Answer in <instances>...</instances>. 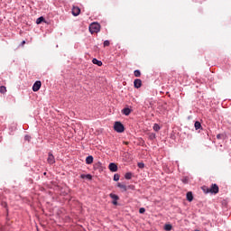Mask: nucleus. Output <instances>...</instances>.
I'll list each match as a JSON object with an SVG mask.
<instances>
[{
	"mask_svg": "<svg viewBox=\"0 0 231 231\" xmlns=\"http://www.w3.org/2000/svg\"><path fill=\"white\" fill-rule=\"evenodd\" d=\"M80 178L82 179V180H85V178L87 179V180H93V176H91V174H82V175H80Z\"/></svg>",
	"mask_w": 231,
	"mask_h": 231,
	"instance_id": "f8f14e48",
	"label": "nucleus"
},
{
	"mask_svg": "<svg viewBox=\"0 0 231 231\" xmlns=\"http://www.w3.org/2000/svg\"><path fill=\"white\" fill-rule=\"evenodd\" d=\"M110 198L113 199L112 203L113 205H118V199H120V198L118 197V195L110 193Z\"/></svg>",
	"mask_w": 231,
	"mask_h": 231,
	"instance_id": "39448f33",
	"label": "nucleus"
},
{
	"mask_svg": "<svg viewBox=\"0 0 231 231\" xmlns=\"http://www.w3.org/2000/svg\"><path fill=\"white\" fill-rule=\"evenodd\" d=\"M111 172H116L118 171V166L115 162H111L108 166Z\"/></svg>",
	"mask_w": 231,
	"mask_h": 231,
	"instance_id": "6e6552de",
	"label": "nucleus"
},
{
	"mask_svg": "<svg viewBox=\"0 0 231 231\" xmlns=\"http://www.w3.org/2000/svg\"><path fill=\"white\" fill-rule=\"evenodd\" d=\"M139 214H145V209L143 208H141L139 209Z\"/></svg>",
	"mask_w": 231,
	"mask_h": 231,
	"instance_id": "cd10ccee",
	"label": "nucleus"
},
{
	"mask_svg": "<svg viewBox=\"0 0 231 231\" xmlns=\"http://www.w3.org/2000/svg\"><path fill=\"white\" fill-rule=\"evenodd\" d=\"M89 32L91 33H98L100 32V24L98 23H92L89 25Z\"/></svg>",
	"mask_w": 231,
	"mask_h": 231,
	"instance_id": "f03ea898",
	"label": "nucleus"
},
{
	"mask_svg": "<svg viewBox=\"0 0 231 231\" xmlns=\"http://www.w3.org/2000/svg\"><path fill=\"white\" fill-rule=\"evenodd\" d=\"M138 167L139 169H143V167H145V164H143V162H139Z\"/></svg>",
	"mask_w": 231,
	"mask_h": 231,
	"instance_id": "393cba45",
	"label": "nucleus"
},
{
	"mask_svg": "<svg viewBox=\"0 0 231 231\" xmlns=\"http://www.w3.org/2000/svg\"><path fill=\"white\" fill-rule=\"evenodd\" d=\"M0 93H2V95H5V93H6V87L1 86L0 87Z\"/></svg>",
	"mask_w": 231,
	"mask_h": 231,
	"instance_id": "a211bd4d",
	"label": "nucleus"
},
{
	"mask_svg": "<svg viewBox=\"0 0 231 231\" xmlns=\"http://www.w3.org/2000/svg\"><path fill=\"white\" fill-rule=\"evenodd\" d=\"M134 88H136V89L142 88V79H134Z\"/></svg>",
	"mask_w": 231,
	"mask_h": 231,
	"instance_id": "1a4fd4ad",
	"label": "nucleus"
},
{
	"mask_svg": "<svg viewBox=\"0 0 231 231\" xmlns=\"http://www.w3.org/2000/svg\"><path fill=\"white\" fill-rule=\"evenodd\" d=\"M117 187L119 189H122V190H124L125 192L127 191V186H125V184L117 183Z\"/></svg>",
	"mask_w": 231,
	"mask_h": 231,
	"instance_id": "ddd939ff",
	"label": "nucleus"
},
{
	"mask_svg": "<svg viewBox=\"0 0 231 231\" xmlns=\"http://www.w3.org/2000/svg\"><path fill=\"white\" fill-rule=\"evenodd\" d=\"M125 180H131L133 178V173L132 172H127L125 174Z\"/></svg>",
	"mask_w": 231,
	"mask_h": 231,
	"instance_id": "f3484780",
	"label": "nucleus"
},
{
	"mask_svg": "<svg viewBox=\"0 0 231 231\" xmlns=\"http://www.w3.org/2000/svg\"><path fill=\"white\" fill-rule=\"evenodd\" d=\"M114 129L116 131V133H124L125 127L124 125L120 122H116L114 125Z\"/></svg>",
	"mask_w": 231,
	"mask_h": 231,
	"instance_id": "7ed1b4c3",
	"label": "nucleus"
},
{
	"mask_svg": "<svg viewBox=\"0 0 231 231\" xmlns=\"http://www.w3.org/2000/svg\"><path fill=\"white\" fill-rule=\"evenodd\" d=\"M122 113L123 115H125V116H129V115H131V108H124Z\"/></svg>",
	"mask_w": 231,
	"mask_h": 231,
	"instance_id": "9d476101",
	"label": "nucleus"
},
{
	"mask_svg": "<svg viewBox=\"0 0 231 231\" xmlns=\"http://www.w3.org/2000/svg\"><path fill=\"white\" fill-rule=\"evenodd\" d=\"M44 21V17L41 16L36 20V23L37 24H41V23H43Z\"/></svg>",
	"mask_w": 231,
	"mask_h": 231,
	"instance_id": "6ab92c4d",
	"label": "nucleus"
},
{
	"mask_svg": "<svg viewBox=\"0 0 231 231\" xmlns=\"http://www.w3.org/2000/svg\"><path fill=\"white\" fill-rule=\"evenodd\" d=\"M72 15H74V17L80 15V9L79 8V6L72 7Z\"/></svg>",
	"mask_w": 231,
	"mask_h": 231,
	"instance_id": "0eeeda50",
	"label": "nucleus"
},
{
	"mask_svg": "<svg viewBox=\"0 0 231 231\" xmlns=\"http://www.w3.org/2000/svg\"><path fill=\"white\" fill-rule=\"evenodd\" d=\"M41 86H42V83L41 81H36L32 86V91H39V89H41Z\"/></svg>",
	"mask_w": 231,
	"mask_h": 231,
	"instance_id": "423d86ee",
	"label": "nucleus"
},
{
	"mask_svg": "<svg viewBox=\"0 0 231 231\" xmlns=\"http://www.w3.org/2000/svg\"><path fill=\"white\" fill-rule=\"evenodd\" d=\"M202 189L206 194H217L219 192V187L217 184H212L210 188H208L207 186L202 187Z\"/></svg>",
	"mask_w": 231,
	"mask_h": 231,
	"instance_id": "f257e3e1",
	"label": "nucleus"
},
{
	"mask_svg": "<svg viewBox=\"0 0 231 231\" xmlns=\"http://www.w3.org/2000/svg\"><path fill=\"white\" fill-rule=\"evenodd\" d=\"M195 129L198 131V129H201V123L199 121L195 122Z\"/></svg>",
	"mask_w": 231,
	"mask_h": 231,
	"instance_id": "dca6fc26",
	"label": "nucleus"
},
{
	"mask_svg": "<svg viewBox=\"0 0 231 231\" xmlns=\"http://www.w3.org/2000/svg\"><path fill=\"white\" fill-rule=\"evenodd\" d=\"M120 180V175L119 174H115L114 175V181H118Z\"/></svg>",
	"mask_w": 231,
	"mask_h": 231,
	"instance_id": "4be33fe9",
	"label": "nucleus"
},
{
	"mask_svg": "<svg viewBox=\"0 0 231 231\" xmlns=\"http://www.w3.org/2000/svg\"><path fill=\"white\" fill-rule=\"evenodd\" d=\"M153 130L154 131H160V125H158V124H155L154 125H153Z\"/></svg>",
	"mask_w": 231,
	"mask_h": 231,
	"instance_id": "5701e85b",
	"label": "nucleus"
},
{
	"mask_svg": "<svg viewBox=\"0 0 231 231\" xmlns=\"http://www.w3.org/2000/svg\"><path fill=\"white\" fill-rule=\"evenodd\" d=\"M164 228L167 231H171V230H172V226L171 224H167V225H165Z\"/></svg>",
	"mask_w": 231,
	"mask_h": 231,
	"instance_id": "aec40b11",
	"label": "nucleus"
},
{
	"mask_svg": "<svg viewBox=\"0 0 231 231\" xmlns=\"http://www.w3.org/2000/svg\"><path fill=\"white\" fill-rule=\"evenodd\" d=\"M134 77H140L142 75V72H140V70L137 69V70H134Z\"/></svg>",
	"mask_w": 231,
	"mask_h": 231,
	"instance_id": "412c9836",
	"label": "nucleus"
},
{
	"mask_svg": "<svg viewBox=\"0 0 231 231\" xmlns=\"http://www.w3.org/2000/svg\"><path fill=\"white\" fill-rule=\"evenodd\" d=\"M102 166V163L100 162H97L94 165L95 169H98V167H101Z\"/></svg>",
	"mask_w": 231,
	"mask_h": 231,
	"instance_id": "bb28decb",
	"label": "nucleus"
},
{
	"mask_svg": "<svg viewBox=\"0 0 231 231\" xmlns=\"http://www.w3.org/2000/svg\"><path fill=\"white\" fill-rule=\"evenodd\" d=\"M86 163L88 165H91V163H93V156L89 155L86 158Z\"/></svg>",
	"mask_w": 231,
	"mask_h": 231,
	"instance_id": "9b49d317",
	"label": "nucleus"
},
{
	"mask_svg": "<svg viewBox=\"0 0 231 231\" xmlns=\"http://www.w3.org/2000/svg\"><path fill=\"white\" fill-rule=\"evenodd\" d=\"M47 162L50 165H53V163H55V156H53V153L49 152Z\"/></svg>",
	"mask_w": 231,
	"mask_h": 231,
	"instance_id": "20e7f679",
	"label": "nucleus"
},
{
	"mask_svg": "<svg viewBox=\"0 0 231 231\" xmlns=\"http://www.w3.org/2000/svg\"><path fill=\"white\" fill-rule=\"evenodd\" d=\"M24 140H26L27 142H30V140H32V137L30 135H25Z\"/></svg>",
	"mask_w": 231,
	"mask_h": 231,
	"instance_id": "a878e982",
	"label": "nucleus"
},
{
	"mask_svg": "<svg viewBox=\"0 0 231 231\" xmlns=\"http://www.w3.org/2000/svg\"><path fill=\"white\" fill-rule=\"evenodd\" d=\"M217 140H221V138H223V134H218L217 135Z\"/></svg>",
	"mask_w": 231,
	"mask_h": 231,
	"instance_id": "c756f323",
	"label": "nucleus"
},
{
	"mask_svg": "<svg viewBox=\"0 0 231 231\" xmlns=\"http://www.w3.org/2000/svg\"><path fill=\"white\" fill-rule=\"evenodd\" d=\"M181 181H182V183L187 184V183H189V178L185 177V178H183V179L181 180Z\"/></svg>",
	"mask_w": 231,
	"mask_h": 231,
	"instance_id": "b1692460",
	"label": "nucleus"
},
{
	"mask_svg": "<svg viewBox=\"0 0 231 231\" xmlns=\"http://www.w3.org/2000/svg\"><path fill=\"white\" fill-rule=\"evenodd\" d=\"M187 199H188L189 201H192V200L194 199V196L192 195V192H191V191H189V192L187 193Z\"/></svg>",
	"mask_w": 231,
	"mask_h": 231,
	"instance_id": "4468645a",
	"label": "nucleus"
},
{
	"mask_svg": "<svg viewBox=\"0 0 231 231\" xmlns=\"http://www.w3.org/2000/svg\"><path fill=\"white\" fill-rule=\"evenodd\" d=\"M109 44H110V42H109V41H105L104 42V46L106 47V46H109Z\"/></svg>",
	"mask_w": 231,
	"mask_h": 231,
	"instance_id": "c85d7f7f",
	"label": "nucleus"
},
{
	"mask_svg": "<svg viewBox=\"0 0 231 231\" xmlns=\"http://www.w3.org/2000/svg\"><path fill=\"white\" fill-rule=\"evenodd\" d=\"M93 64H97V66H102V62L97 59L92 60Z\"/></svg>",
	"mask_w": 231,
	"mask_h": 231,
	"instance_id": "2eb2a0df",
	"label": "nucleus"
},
{
	"mask_svg": "<svg viewBox=\"0 0 231 231\" xmlns=\"http://www.w3.org/2000/svg\"><path fill=\"white\" fill-rule=\"evenodd\" d=\"M21 44H22V46H24L26 44V42L23 41Z\"/></svg>",
	"mask_w": 231,
	"mask_h": 231,
	"instance_id": "7c9ffc66",
	"label": "nucleus"
}]
</instances>
